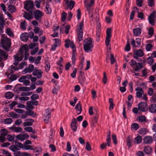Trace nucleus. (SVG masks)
I'll return each instance as SVG.
<instances>
[{
	"instance_id": "obj_1",
	"label": "nucleus",
	"mask_w": 156,
	"mask_h": 156,
	"mask_svg": "<svg viewBox=\"0 0 156 156\" xmlns=\"http://www.w3.org/2000/svg\"><path fill=\"white\" fill-rule=\"evenodd\" d=\"M28 51V48L27 45L25 44L21 47L20 49V52L13 56L14 59L16 61V64L18 63L19 62L22 60L24 55V60H27L29 56Z\"/></svg>"
},
{
	"instance_id": "obj_2",
	"label": "nucleus",
	"mask_w": 156,
	"mask_h": 156,
	"mask_svg": "<svg viewBox=\"0 0 156 156\" xmlns=\"http://www.w3.org/2000/svg\"><path fill=\"white\" fill-rule=\"evenodd\" d=\"M83 48L84 51L87 53L92 51L93 47V39L89 37L85 39L83 43Z\"/></svg>"
},
{
	"instance_id": "obj_3",
	"label": "nucleus",
	"mask_w": 156,
	"mask_h": 156,
	"mask_svg": "<svg viewBox=\"0 0 156 156\" xmlns=\"http://www.w3.org/2000/svg\"><path fill=\"white\" fill-rule=\"evenodd\" d=\"M1 44L2 48L5 50H7L10 48L11 45V40L4 35L1 36Z\"/></svg>"
},
{
	"instance_id": "obj_4",
	"label": "nucleus",
	"mask_w": 156,
	"mask_h": 156,
	"mask_svg": "<svg viewBox=\"0 0 156 156\" xmlns=\"http://www.w3.org/2000/svg\"><path fill=\"white\" fill-rule=\"evenodd\" d=\"M136 91V98H141L142 100L147 101V95L144 94L143 89L140 87H138L135 89Z\"/></svg>"
},
{
	"instance_id": "obj_5",
	"label": "nucleus",
	"mask_w": 156,
	"mask_h": 156,
	"mask_svg": "<svg viewBox=\"0 0 156 156\" xmlns=\"http://www.w3.org/2000/svg\"><path fill=\"white\" fill-rule=\"evenodd\" d=\"M83 20L80 22L79 24L76 26V31L77 34V37L79 41H80L82 40L83 30Z\"/></svg>"
},
{
	"instance_id": "obj_6",
	"label": "nucleus",
	"mask_w": 156,
	"mask_h": 156,
	"mask_svg": "<svg viewBox=\"0 0 156 156\" xmlns=\"http://www.w3.org/2000/svg\"><path fill=\"white\" fill-rule=\"evenodd\" d=\"M129 63L133 68V69L136 71H137L143 68L141 64L139 63H137L136 61L133 59H131Z\"/></svg>"
},
{
	"instance_id": "obj_7",
	"label": "nucleus",
	"mask_w": 156,
	"mask_h": 156,
	"mask_svg": "<svg viewBox=\"0 0 156 156\" xmlns=\"http://www.w3.org/2000/svg\"><path fill=\"white\" fill-rule=\"evenodd\" d=\"M24 8L27 11H32L34 8V3L32 0H27L23 2Z\"/></svg>"
},
{
	"instance_id": "obj_8",
	"label": "nucleus",
	"mask_w": 156,
	"mask_h": 156,
	"mask_svg": "<svg viewBox=\"0 0 156 156\" xmlns=\"http://www.w3.org/2000/svg\"><path fill=\"white\" fill-rule=\"evenodd\" d=\"M144 55V54L143 51L141 49H139L137 50L133 51V57L134 58L138 59V61L140 62L141 59H138V58L142 57Z\"/></svg>"
},
{
	"instance_id": "obj_9",
	"label": "nucleus",
	"mask_w": 156,
	"mask_h": 156,
	"mask_svg": "<svg viewBox=\"0 0 156 156\" xmlns=\"http://www.w3.org/2000/svg\"><path fill=\"white\" fill-rule=\"evenodd\" d=\"M17 64H16V61H15V62L13 63V65H11L9 67V71L8 72L5 73V75L8 77L10 76V74H12L14 73V72L18 70L19 69V68L17 67Z\"/></svg>"
},
{
	"instance_id": "obj_10",
	"label": "nucleus",
	"mask_w": 156,
	"mask_h": 156,
	"mask_svg": "<svg viewBox=\"0 0 156 156\" xmlns=\"http://www.w3.org/2000/svg\"><path fill=\"white\" fill-rule=\"evenodd\" d=\"M34 18L38 21H40L43 16V12L37 9L34 11Z\"/></svg>"
},
{
	"instance_id": "obj_11",
	"label": "nucleus",
	"mask_w": 156,
	"mask_h": 156,
	"mask_svg": "<svg viewBox=\"0 0 156 156\" xmlns=\"http://www.w3.org/2000/svg\"><path fill=\"white\" fill-rule=\"evenodd\" d=\"M15 145L10 147L11 149L13 151L20 150L23 147L22 144L17 141L15 142Z\"/></svg>"
},
{
	"instance_id": "obj_12",
	"label": "nucleus",
	"mask_w": 156,
	"mask_h": 156,
	"mask_svg": "<svg viewBox=\"0 0 156 156\" xmlns=\"http://www.w3.org/2000/svg\"><path fill=\"white\" fill-rule=\"evenodd\" d=\"M156 12L155 11H153L150 14L148 18V21L150 24L152 26H154L155 23L154 22V19L155 18Z\"/></svg>"
},
{
	"instance_id": "obj_13",
	"label": "nucleus",
	"mask_w": 156,
	"mask_h": 156,
	"mask_svg": "<svg viewBox=\"0 0 156 156\" xmlns=\"http://www.w3.org/2000/svg\"><path fill=\"white\" fill-rule=\"evenodd\" d=\"M112 30L110 28H107L106 30V37L105 38V43L106 46L109 44L110 38L111 37Z\"/></svg>"
},
{
	"instance_id": "obj_14",
	"label": "nucleus",
	"mask_w": 156,
	"mask_h": 156,
	"mask_svg": "<svg viewBox=\"0 0 156 156\" xmlns=\"http://www.w3.org/2000/svg\"><path fill=\"white\" fill-rule=\"evenodd\" d=\"M138 109L140 111L145 112L147 110V104L144 102H140L138 105Z\"/></svg>"
},
{
	"instance_id": "obj_15",
	"label": "nucleus",
	"mask_w": 156,
	"mask_h": 156,
	"mask_svg": "<svg viewBox=\"0 0 156 156\" xmlns=\"http://www.w3.org/2000/svg\"><path fill=\"white\" fill-rule=\"evenodd\" d=\"M51 110L50 108H48L45 110V113L44 114L43 118L44 121H46L47 122H48V119L51 117Z\"/></svg>"
},
{
	"instance_id": "obj_16",
	"label": "nucleus",
	"mask_w": 156,
	"mask_h": 156,
	"mask_svg": "<svg viewBox=\"0 0 156 156\" xmlns=\"http://www.w3.org/2000/svg\"><path fill=\"white\" fill-rule=\"evenodd\" d=\"M65 47L66 48H68L69 47H71L73 49V51L75 49V45L73 41H70L69 39H67L65 40Z\"/></svg>"
},
{
	"instance_id": "obj_17",
	"label": "nucleus",
	"mask_w": 156,
	"mask_h": 156,
	"mask_svg": "<svg viewBox=\"0 0 156 156\" xmlns=\"http://www.w3.org/2000/svg\"><path fill=\"white\" fill-rule=\"evenodd\" d=\"M42 72L41 69H38L35 68L32 74L34 76H36L38 79L41 78L42 77Z\"/></svg>"
},
{
	"instance_id": "obj_18",
	"label": "nucleus",
	"mask_w": 156,
	"mask_h": 156,
	"mask_svg": "<svg viewBox=\"0 0 156 156\" xmlns=\"http://www.w3.org/2000/svg\"><path fill=\"white\" fill-rule=\"evenodd\" d=\"M28 12H25L23 14V17L28 20H30L33 18V13L32 11H28Z\"/></svg>"
},
{
	"instance_id": "obj_19",
	"label": "nucleus",
	"mask_w": 156,
	"mask_h": 156,
	"mask_svg": "<svg viewBox=\"0 0 156 156\" xmlns=\"http://www.w3.org/2000/svg\"><path fill=\"white\" fill-rule=\"evenodd\" d=\"M34 66L32 64H30L28 67L24 69L22 72L23 74H25L27 73H31L34 70Z\"/></svg>"
},
{
	"instance_id": "obj_20",
	"label": "nucleus",
	"mask_w": 156,
	"mask_h": 156,
	"mask_svg": "<svg viewBox=\"0 0 156 156\" xmlns=\"http://www.w3.org/2000/svg\"><path fill=\"white\" fill-rule=\"evenodd\" d=\"M29 137V135L27 133H25L24 134H19L16 136V137L17 139L21 141L28 139Z\"/></svg>"
},
{
	"instance_id": "obj_21",
	"label": "nucleus",
	"mask_w": 156,
	"mask_h": 156,
	"mask_svg": "<svg viewBox=\"0 0 156 156\" xmlns=\"http://www.w3.org/2000/svg\"><path fill=\"white\" fill-rule=\"evenodd\" d=\"M153 141L152 137L149 136H147L143 138V141L146 144H151Z\"/></svg>"
},
{
	"instance_id": "obj_22",
	"label": "nucleus",
	"mask_w": 156,
	"mask_h": 156,
	"mask_svg": "<svg viewBox=\"0 0 156 156\" xmlns=\"http://www.w3.org/2000/svg\"><path fill=\"white\" fill-rule=\"evenodd\" d=\"M76 122L77 121L75 118L72 119L71 124V127L72 130L73 131H76L77 130Z\"/></svg>"
},
{
	"instance_id": "obj_23",
	"label": "nucleus",
	"mask_w": 156,
	"mask_h": 156,
	"mask_svg": "<svg viewBox=\"0 0 156 156\" xmlns=\"http://www.w3.org/2000/svg\"><path fill=\"white\" fill-rule=\"evenodd\" d=\"M29 37V34L28 33L25 32L21 34L20 35V38L21 40L24 42L27 41Z\"/></svg>"
},
{
	"instance_id": "obj_24",
	"label": "nucleus",
	"mask_w": 156,
	"mask_h": 156,
	"mask_svg": "<svg viewBox=\"0 0 156 156\" xmlns=\"http://www.w3.org/2000/svg\"><path fill=\"white\" fill-rule=\"evenodd\" d=\"M133 33L135 36H138L140 35L141 33V30L140 28L137 27L133 29Z\"/></svg>"
},
{
	"instance_id": "obj_25",
	"label": "nucleus",
	"mask_w": 156,
	"mask_h": 156,
	"mask_svg": "<svg viewBox=\"0 0 156 156\" xmlns=\"http://www.w3.org/2000/svg\"><path fill=\"white\" fill-rule=\"evenodd\" d=\"M149 111L151 113L156 112V104H151L149 107Z\"/></svg>"
},
{
	"instance_id": "obj_26",
	"label": "nucleus",
	"mask_w": 156,
	"mask_h": 156,
	"mask_svg": "<svg viewBox=\"0 0 156 156\" xmlns=\"http://www.w3.org/2000/svg\"><path fill=\"white\" fill-rule=\"evenodd\" d=\"M26 120V122L23 123L24 126H31L33 124V122H34V120L31 119H27Z\"/></svg>"
},
{
	"instance_id": "obj_27",
	"label": "nucleus",
	"mask_w": 156,
	"mask_h": 156,
	"mask_svg": "<svg viewBox=\"0 0 156 156\" xmlns=\"http://www.w3.org/2000/svg\"><path fill=\"white\" fill-rule=\"evenodd\" d=\"M5 21L4 20L3 15L0 12V27H4V25H5Z\"/></svg>"
},
{
	"instance_id": "obj_28",
	"label": "nucleus",
	"mask_w": 156,
	"mask_h": 156,
	"mask_svg": "<svg viewBox=\"0 0 156 156\" xmlns=\"http://www.w3.org/2000/svg\"><path fill=\"white\" fill-rule=\"evenodd\" d=\"M144 151L147 154H150L152 152V148L149 146H146L144 149Z\"/></svg>"
},
{
	"instance_id": "obj_29",
	"label": "nucleus",
	"mask_w": 156,
	"mask_h": 156,
	"mask_svg": "<svg viewBox=\"0 0 156 156\" xmlns=\"http://www.w3.org/2000/svg\"><path fill=\"white\" fill-rule=\"evenodd\" d=\"M12 120L11 118H6V119H2L1 120V122L5 124H9L12 122Z\"/></svg>"
},
{
	"instance_id": "obj_30",
	"label": "nucleus",
	"mask_w": 156,
	"mask_h": 156,
	"mask_svg": "<svg viewBox=\"0 0 156 156\" xmlns=\"http://www.w3.org/2000/svg\"><path fill=\"white\" fill-rule=\"evenodd\" d=\"M146 119L144 115H140L138 116L136 118V120L139 122H146Z\"/></svg>"
},
{
	"instance_id": "obj_31",
	"label": "nucleus",
	"mask_w": 156,
	"mask_h": 156,
	"mask_svg": "<svg viewBox=\"0 0 156 156\" xmlns=\"http://www.w3.org/2000/svg\"><path fill=\"white\" fill-rule=\"evenodd\" d=\"M48 3L49 2H46L45 11L47 14H50L51 13V10L50 5Z\"/></svg>"
},
{
	"instance_id": "obj_32",
	"label": "nucleus",
	"mask_w": 156,
	"mask_h": 156,
	"mask_svg": "<svg viewBox=\"0 0 156 156\" xmlns=\"http://www.w3.org/2000/svg\"><path fill=\"white\" fill-rule=\"evenodd\" d=\"M66 4H68L67 6L71 10L73 8L75 4V2L73 1H70L69 3V1L67 0L66 1Z\"/></svg>"
},
{
	"instance_id": "obj_33",
	"label": "nucleus",
	"mask_w": 156,
	"mask_h": 156,
	"mask_svg": "<svg viewBox=\"0 0 156 156\" xmlns=\"http://www.w3.org/2000/svg\"><path fill=\"white\" fill-rule=\"evenodd\" d=\"M75 108L76 110L77 114L78 115L80 114L82 111L81 107L80 102L77 103V104L76 105Z\"/></svg>"
},
{
	"instance_id": "obj_34",
	"label": "nucleus",
	"mask_w": 156,
	"mask_h": 156,
	"mask_svg": "<svg viewBox=\"0 0 156 156\" xmlns=\"http://www.w3.org/2000/svg\"><path fill=\"white\" fill-rule=\"evenodd\" d=\"M90 2L88 4H86V3L84 4L85 7L86 8L87 10H92L91 8L90 7L93 5L94 1V0H90Z\"/></svg>"
},
{
	"instance_id": "obj_35",
	"label": "nucleus",
	"mask_w": 156,
	"mask_h": 156,
	"mask_svg": "<svg viewBox=\"0 0 156 156\" xmlns=\"http://www.w3.org/2000/svg\"><path fill=\"white\" fill-rule=\"evenodd\" d=\"M147 129L145 128L140 129L138 131V133L144 136L146 134Z\"/></svg>"
},
{
	"instance_id": "obj_36",
	"label": "nucleus",
	"mask_w": 156,
	"mask_h": 156,
	"mask_svg": "<svg viewBox=\"0 0 156 156\" xmlns=\"http://www.w3.org/2000/svg\"><path fill=\"white\" fill-rule=\"evenodd\" d=\"M5 33L10 37H14V35L11 29L10 28H7L5 30Z\"/></svg>"
},
{
	"instance_id": "obj_37",
	"label": "nucleus",
	"mask_w": 156,
	"mask_h": 156,
	"mask_svg": "<svg viewBox=\"0 0 156 156\" xmlns=\"http://www.w3.org/2000/svg\"><path fill=\"white\" fill-rule=\"evenodd\" d=\"M8 10L11 13H13L15 12L16 9L15 7L12 5H9L8 7Z\"/></svg>"
},
{
	"instance_id": "obj_38",
	"label": "nucleus",
	"mask_w": 156,
	"mask_h": 156,
	"mask_svg": "<svg viewBox=\"0 0 156 156\" xmlns=\"http://www.w3.org/2000/svg\"><path fill=\"white\" fill-rule=\"evenodd\" d=\"M0 56L2 57L5 60L7 59L8 56L5 51L1 49H0Z\"/></svg>"
},
{
	"instance_id": "obj_39",
	"label": "nucleus",
	"mask_w": 156,
	"mask_h": 156,
	"mask_svg": "<svg viewBox=\"0 0 156 156\" xmlns=\"http://www.w3.org/2000/svg\"><path fill=\"white\" fill-rule=\"evenodd\" d=\"M142 140V137L140 136H138L134 138V142L136 144L140 143Z\"/></svg>"
},
{
	"instance_id": "obj_40",
	"label": "nucleus",
	"mask_w": 156,
	"mask_h": 156,
	"mask_svg": "<svg viewBox=\"0 0 156 156\" xmlns=\"http://www.w3.org/2000/svg\"><path fill=\"white\" fill-rule=\"evenodd\" d=\"M136 11H138V10L136 7H135L134 8L133 10L130 13L129 17V19L130 20H133V19L134 14Z\"/></svg>"
},
{
	"instance_id": "obj_41",
	"label": "nucleus",
	"mask_w": 156,
	"mask_h": 156,
	"mask_svg": "<svg viewBox=\"0 0 156 156\" xmlns=\"http://www.w3.org/2000/svg\"><path fill=\"white\" fill-rule=\"evenodd\" d=\"M14 96L13 94L11 92H6L5 94V98L7 99H10L11 98Z\"/></svg>"
},
{
	"instance_id": "obj_42",
	"label": "nucleus",
	"mask_w": 156,
	"mask_h": 156,
	"mask_svg": "<svg viewBox=\"0 0 156 156\" xmlns=\"http://www.w3.org/2000/svg\"><path fill=\"white\" fill-rule=\"evenodd\" d=\"M27 25V24L26 21H23L20 23V28L22 30H25L26 29Z\"/></svg>"
},
{
	"instance_id": "obj_43",
	"label": "nucleus",
	"mask_w": 156,
	"mask_h": 156,
	"mask_svg": "<svg viewBox=\"0 0 156 156\" xmlns=\"http://www.w3.org/2000/svg\"><path fill=\"white\" fill-rule=\"evenodd\" d=\"M1 135L3 136H5L8 133V130L5 129H3L0 131Z\"/></svg>"
},
{
	"instance_id": "obj_44",
	"label": "nucleus",
	"mask_w": 156,
	"mask_h": 156,
	"mask_svg": "<svg viewBox=\"0 0 156 156\" xmlns=\"http://www.w3.org/2000/svg\"><path fill=\"white\" fill-rule=\"evenodd\" d=\"M139 128V125L136 123H133L131 125V128L134 130H136Z\"/></svg>"
},
{
	"instance_id": "obj_45",
	"label": "nucleus",
	"mask_w": 156,
	"mask_h": 156,
	"mask_svg": "<svg viewBox=\"0 0 156 156\" xmlns=\"http://www.w3.org/2000/svg\"><path fill=\"white\" fill-rule=\"evenodd\" d=\"M76 53L75 52V49L73 51L72 55V62L73 64H74L75 61L76 60Z\"/></svg>"
},
{
	"instance_id": "obj_46",
	"label": "nucleus",
	"mask_w": 156,
	"mask_h": 156,
	"mask_svg": "<svg viewBox=\"0 0 156 156\" xmlns=\"http://www.w3.org/2000/svg\"><path fill=\"white\" fill-rule=\"evenodd\" d=\"M22 148L25 150H32L31 146L24 144L23 145Z\"/></svg>"
},
{
	"instance_id": "obj_47",
	"label": "nucleus",
	"mask_w": 156,
	"mask_h": 156,
	"mask_svg": "<svg viewBox=\"0 0 156 156\" xmlns=\"http://www.w3.org/2000/svg\"><path fill=\"white\" fill-rule=\"evenodd\" d=\"M12 129L14 132L16 133L21 132L22 130V129L21 127H14L12 128Z\"/></svg>"
},
{
	"instance_id": "obj_48",
	"label": "nucleus",
	"mask_w": 156,
	"mask_h": 156,
	"mask_svg": "<svg viewBox=\"0 0 156 156\" xmlns=\"http://www.w3.org/2000/svg\"><path fill=\"white\" fill-rule=\"evenodd\" d=\"M67 16V13L65 11L62 12L61 15V20L62 21H64L66 19Z\"/></svg>"
},
{
	"instance_id": "obj_49",
	"label": "nucleus",
	"mask_w": 156,
	"mask_h": 156,
	"mask_svg": "<svg viewBox=\"0 0 156 156\" xmlns=\"http://www.w3.org/2000/svg\"><path fill=\"white\" fill-rule=\"evenodd\" d=\"M27 108L30 109H32L34 107L33 106L32 102L28 101L27 102Z\"/></svg>"
},
{
	"instance_id": "obj_50",
	"label": "nucleus",
	"mask_w": 156,
	"mask_h": 156,
	"mask_svg": "<svg viewBox=\"0 0 156 156\" xmlns=\"http://www.w3.org/2000/svg\"><path fill=\"white\" fill-rule=\"evenodd\" d=\"M125 50L126 51H129L130 49V47L128 41L127 42V44H126L124 48Z\"/></svg>"
},
{
	"instance_id": "obj_51",
	"label": "nucleus",
	"mask_w": 156,
	"mask_h": 156,
	"mask_svg": "<svg viewBox=\"0 0 156 156\" xmlns=\"http://www.w3.org/2000/svg\"><path fill=\"white\" fill-rule=\"evenodd\" d=\"M153 46L151 44H147L145 46L146 50L147 51H150Z\"/></svg>"
},
{
	"instance_id": "obj_52",
	"label": "nucleus",
	"mask_w": 156,
	"mask_h": 156,
	"mask_svg": "<svg viewBox=\"0 0 156 156\" xmlns=\"http://www.w3.org/2000/svg\"><path fill=\"white\" fill-rule=\"evenodd\" d=\"M8 77H9V80L11 81L16 80L17 78V76L15 74L11 75L9 77V76Z\"/></svg>"
},
{
	"instance_id": "obj_53",
	"label": "nucleus",
	"mask_w": 156,
	"mask_h": 156,
	"mask_svg": "<svg viewBox=\"0 0 156 156\" xmlns=\"http://www.w3.org/2000/svg\"><path fill=\"white\" fill-rule=\"evenodd\" d=\"M154 62V60L151 56L149 57L147 59V62L150 65H151Z\"/></svg>"
},
{
	"instance_id": "obj_54",
	"label": "nucleus",
	"mask_w": 156,
	"mask_h": 156,
	"mask_svg": "<svg viewBox=\"0 0 156 156\" xmlns=\"http://www.w3.org/2000/svg\"><path fill=\"white\" fill-rule=\"evenodd\" d=\"M106 142L107 145L108 146H109L111 143V140L110 135L109 134H108L107 136Z\"/></svg>"
},
{
	"instance_id": "obj_55",
	"label": "nucleus",
	"mask_w": 156,
	"mask_h": 156,
	"mask_svg": "<svg viewBox=\"0 0 156 156\" xmlns=\"http://www.w3.org/2000/svg\"><path fill=\"white\" fill-rule=\"evenodd\" d=\"M27 115L33 116L34 117L36 115V114L34 113V112L32 110L28 111L26 112Z\"/></svg>"
},
{
	"instance_id": "obj_56",
	"label": "nucleus",
	"mask_w": 156,
	"mask_h": 156,
	"mask_svg": "<svg viewBox=\"0 0 156 156\" xmlns=\"http://www.w3.org/2000/svg\"><path fill=\"white\" fill-rule=\"evenodd\" d=\"M112 140L113 141V142L115 145H116L117 144V142L116 140V136L114 134H113L112 135Z\"/></svg>"
},
{
	"instance_id": "obj_57",
	"label": "nucleus",
	"mask_w": 156,
	"mask_h": 156,
	"mask_svg": "<svg viewBox=\"0 0 156 156\" xmlns=\"http://www.w3.org/2000/svg\"><path fill=\"white\" fill-rule=\"evenodd\" d=\"M154 32V30H153V29L152 27H151L149 28V29L148 30V34L151 36H152Z\"/></svg>"
},
{
	"instance_id": "obj_58",
	"label": "nucleus",
	"mask_w": 156,
	"mask_h": 156,
	"mask_svg": "<svg viewBox=\"0 0 156 156\" xmlns=\"http://www.w3.org/2000/svg\"><path fill=\"white\" fill-rule=\"evenodd\" d=\"M45 36H43L41 37L39 39V41L40 44H42L45 42Z\"/></svg>"
},
{
	"instance_id": "obj_59",
	"label": "nucleus",
	"mask_w": 156,
	"mask_h": 156,
	"mask_svg": "<svg viewBox=\"0 0 156 156\" xmlns=\"http://www.w3.org/2000/svg\"><path fill=\"white\" fill-rule=\"evenodd\" d=\"M81 13L80 9H78L77 10L76 16L77 20H79L81 18Z\"/></svg>"
},
{
	"instance_id": "obj_60",
	"label": "nucleus",
	"mask_w": 156,
	"mask_h": 156,
	"mask_svg": "<svg viewBox=\"0 0 156 156\" xmlns=\"http://www.w3.org/2000/svg\"><path fill=\"white\" fill-rule=\"evenodd\" d=\"M35 5L37 8H40V3L41 2L39 1L38 0H35L34 1Z\"/></svg>"
},
{
	"instance_id": "obj_61",
	"label": "nucleus",
	"mask_w": 156,
	"mask_h": 156,
	"mask_svg": "<svg viewBox=\"0 0 156 156\" xmlns=\"http://www.w3.org/2000/svg\"><path fill=\"white\" fill-rule=\"evenodd\" d=\"M154 90L153 89L151 88H149L148 89L147 93L150 96H152Z\"/></svg>"
},
{
	"instance_id": "obj_62",
	"label": "nucleus",
	"mask_w": 156,
	"mask_h": 156,
	"mask_svg": "<svg viewBox=\"0 0 156 156\" xmlns=\"http://www.w3.org/2000/svg\"><path fill=\"white\" fill-rule=\"evenodd\" d=\"M98 117V115L97 114L95 116L92 118V121L93 123H96L97 122Z\"/></svg>"
},
{
	"instance_id": "obj_63",
	"label": "nucleus",
	"mask_w": 156,
	"mask_h": 156,
	"mask_svg": "<svg viewBox=\"0 0 156 156\" xmlns=\"http://www.w3.org/2000/svg\"><path fill=\"white\" fill-rule=\"evenodd\" d=\"M136 41H135V42L137 44L136 47H139L140 45L141 39L139 38H136Z\"/></svg>"
},
{
	"instance_id": "obj_64",
	"label": "nucleus",
	"mask_w": 156,
	"mask_h": 156,
	"mask_svg": "<svg viewBox=\"0 0 156 156\" xmlns=\"http://www.w3.org/2000/svg\"><path fill=\"white\" fill-rule=\"evenodd\" d=\"M14 153V156H22V153H21L20 151H15Z\"/></svg>"
}]
</instances>
